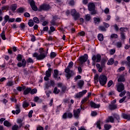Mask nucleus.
I'll list each match as a JSON object with an SVG mask.
<instances>
[{"mask_svg": "<svg viewBox=\"0 0 130 130\" xmlns=\"http://www.w3.org/2000/svg\"><path fill=\"white\" fill-rule=\"evenodd\" d=\"M74 66V62L73 61H71L69 63V64L67 67V68L65 69L64 72L66 73V77L67 78V79H70L71 77H73L74 75H75V73L73 72V71H71L70 69H72L73 67Z\"/></svg>", "mask_w": 130, "mask_h": 130, "instance_id": "f257e3e1", "label": "nucleus"}, {"mask_svg": "<svg viewBox=\"0 0 130 130\" xmlns=\"http://www.w3.org/2000/svg\"><path fill=\"white\" fill-rule=\"evenodd\" d=\"M32 57H36L38 60H42V59H44L46 57V55L44 52H41L40 54L36 52L32 54Z\"/></svg>", "mask_w": 130, "mask_h": 130, "instance_id": "f03ea898", "label": "nucleus"}, {"mask_svg": "<svg viewBox=\"0 0 130 130\" xmlns=\"http://www.w3.org/2000/svg\"><path fill=\"white\" fill-rule=\"evenodd\" d=\"M99 81L101 86H104L107 83V77L104 75H101L99 77Z\"/></svg>", "mask_w": 130, "mask_h": 130, "instance_id": "7ed1b4c3", "label": "nucleus"}, {"mask_svg": "<svg viewBox=\"0 0 130 130\" xmlns=\"http://www.w3.org/2000/svg\"><path fill=\"white\" fill-rule=\"evenodd\" d=\"M88 10L91 12V15H95L97 12L95 10V4L93 3H89L88 6Z\"/></svg>", "mask_w": 130, "mask_h": 130, "instance_id": "20e7f679", "label": "nucleus"}, {"mask_svg": "<svg viewBox=\"0 0 130 130\" xmlns=\"http://www.w3.org/2000/svg\"><path fill=\"white\" fill-rule=\"evenodd\" d=\"M71 15L73 16V17H74L75 21H77V20L80 18V14L77 13V11H76V9H72L71 10Z\"/></svg>", "mask_w": 130, "mask_h": 130, "instance_id": "39448f33", "label": "nucleus"}, {"mask_svg": "<svg viewBox=\"0 0 130 130\" xmlns=\"http://www.w3.org/2000/svg\"><path fill=\"white\" fill-rule=\"evenodd\" d=\"M73 116V113H72L71 112H67L62 115V118H63V119H67V118H72Z\"/></svg>", "mask_w": 130, "mask_h": 130, "instance_id": "423d86ee", "label": "nucleus"}, {"mask_svg": "<svg viewBox=\"0 0 130 130\" xmlns=\"http://www.w3.org/2000/svg\"><path fill=\"white\" fill-rule=\"evenodd\" d=\"M92 60L93 61H96V62H100L101 61V55L98 54L96 55H94L92 57Z\"/></svg>", "mask_w": 130, "mask_h": 130, "instance_id": "0eeeda50", "label": "nucleus"}, {"mask_svg": "<svg viewBox=\"0 0 130 130\" xmlns=\"http://www.w3.org/2000/svg\"><path fill=\"white\" fill-rule=\"evenodd\" d=\"M51 76V69L49 68L48 70L46 72V76L44 78L45 81H48L50 77Z\"/></svg>", "mask_w": 130, "mask_h": 130, "instance_id": "6e6552de", "label": "nucleus"}, {"mask_svg": "<svg viewBox=\"0 0 130 130\" xmlns=\"http://www.w3.org/2000/svg\"><path fill=\"white\" fill-rule=\"evenodd\" d=\"M117 90L118 92H122L124 90V85L123 83H119L117 85Z\"/></svg>", "mask_w": 130, "mask_h": 130, "instance_id": "1a4fd4ad", "label": "nucleus"}, {"mask_svg": "<svg viewBox=\"0 0 130 130\" xmlns=\"http://www.w3.org/2000/svg\"><path fill=\"white\" fill-rule=\"evenodd\" d=\"M74 116L75 118H79L80 117V113H81V109H78L77 110H74L73 111Z\"/></svg>", "mask_w": 130, "mask_h": 130, "instance_id": "9d476101", "label": "nucleus"}, {"mask_svg": "<svg viewBox=\"0 0 130 130\" xmlns=\"http://www.w3.org/2000/svg\"><path fill=\"white\" fill-rule=\"evenodd\" d=\"M87 93V90H84L81 92H79V93L75 94V98H81V97L84 96L85 94Z\"/></svg>", "mask_w": 130, "mask_h": 130, "instance_id": "9b49d317", "label": "nucleus"}, {"mask_svg": "<svg viewBox=\"0 0 130 130\" xmlns=\"http://www.w3.org/2000/svg\"><path fill=\"white\" fill-rule=\"evenodd\" d=\"M50 9V6H49V5H42L40 7V10L41 11H47L48 10H49Z\"/></svg>", "mask_w": 130, "mask_h": 130, "instance_id": "f8f14e48", "label": "nucleus"}, {"mask_svg": "<svg viewBox=\"0 0 130 130\" xmlns=\"http://www.w3.org/2000/svg\"><path fill=\"white\" fill-rule=\"evenodd\" d=\"M87 59H88V55L87 54H85L83 56L80 57V61L82 63L86 62Z\"/></svg>", "mask_w": 130, "mask_h": 130, "instance_id": "ddd939ff", "label": "nucleus"}, {"mask_svg": "<svg viewBox=\"0 0 130 130\" xmlns=\"http://www.w3.org/2000/svg\"><path fill=\"white\" fill-rule=\"evenodd\" d=\"M30 5L31 9H32L34 11H37V7L35 5V2H34L33 0L30 1Z\"/></svg>", "mask_w": 130, "mask_h": 130, "instance_id": "4468645a", "label": "nucleus"}, {"mask_svg": "<svg viewBox=\"0 0 130 130\" xmlns=\"http://www.w3.org/2000/svg\"><path fill=\"white\" fill-rule=\"evenodd\" d=\"M18 67H19V68H21L22 67H26V60H25V59H23L21 60V62H19L17 64Z\"/></svg>", "mask_w": 130, "mask_h": 130, "instance_id": "2eb2a0df", "label": "nucleus"}, {"mask_svg": "<svg viewBox=\"0 0 130 130\" xmlns=\"http://www.w3.org/2000/svg\"><path fill=\"white\" fill-rule=\"evenodd\" d=\"M53 77L57 80H60V77H58V71L57 70H54Z\"/></svg>", "mask_w": 130, "mask_h": 130, "instance_id": "dca6fc26", "label": "nucleus"}, {"mask_svg": "<svg viewBox=\"0 0 130 130\" xmlns=\"http://www.w3.org/2000/svg\"><path fill=\"white\" fill-rule=\"evenodd\" d=\"M96 68L98 70V72L99 73H102V71H103V68H104V66H103L102 65H100L99 63H97L96 64Z\"/></svg>", "mask_w": 130, "mask_h": 130, "instance_id": "f3484780", "label": "nucleus"}, {"mask_svg": "<svg viewBox=\"0 0 130 130\" xmlns=\"http://www.w3.org/2000/svg\"><path fill=\"white\" fill-rule=\"evenodd\" d=\"M90 106L92 108H99L100 107V104H96L93 102H90Z\"/></svg>", "mask_w": 130, "mask_h": 130, "instance_id": "a211bd4d", "label": "nucleus"}, {"mask_svg": "<svg viewBox=\"0 0 130 130\" xmlns=\"http://www.w3.org/2000/svg\"><path fill=\"white\" fill-rule=\"evenodd\" d=\"M101 124H103V122L101 120H98L96 122V127L99 128V129H101Z\"/></svg>", "mask_w": 130, "mask_h": 130, "instance_id": "6ab92c4d", "label": "nucleus"}, {"mask_svg": "<svg viewBox=\"0 0 130 130\" xmlns=\"http://www.w3.org/2000/svg\"><path fill=\"white\" fill-rule=\"evenodd\" d=\"M77 85L78 86L79 88L82 89L83 86H84V81L79 80L77 83Z\"/></svg>", "mask_w": 130, "mask_h": 130, "instance_id": "aec40b11", "label": "nucleus"}, {"mask_svg": "<svg viewBox=\"0 0 130 130\" xmlns=\"http://www.w3.org/2000/svg\"><path fill=\"white\" fill-rule=\"evenodd\" d=\"M122 116L123 118L124 119H127V120H130V115L129 114H122Z\"/></svg>", "mask_w": 130, "mask_h": 130, "instance_id": "412c9836", "label": "nucleus"}, {"mask_svg": "<svg viewBox=\"0 0 130 130\" xmlns=\"http://www.w3.org/2000/svg\"><path fill=\"white\" fill-rule=\"evenodd\" d=\"M30 91H31V88H26L24 91V95H27V94H29V93H30Z\"/></svg>", "mask_w": 130, "mask_h": 130, "instance_id": "4be33fe9", "label": "nucleus"}, {"mask_svg": "<svg viewBox=\"0 0 130 130\" xmlns=\"http://www.w3.org/2000/svg\"><path fill=\"white\" fill-rule=\"evenodd\" d=\"M4 125L5 126H7V127H9L12 126V124L8 120H6L4 122Z\"/></svg>", "mask_w": 130, "mask_h": 130, "instance_id": "5701e85b", "label": "nucleus"}, {"mask_svg": "<svg viewBox=\"0 0 130 130\" xmlns=\"http://www.w3.org/2000/svg\"><path fill=\"white\" fill-rule=\"evenodd\" d=\"M17 12L18 13H20V14H22L24 13V12H26V10L25 9V8L21 7L17 9Z\"/></svg>", "mask_w": 130, "mask_h": 130, "instance_id": "b1692460", "label": "nucleus"}, {"mask_svg": "<svg viewBox=\"0 0 130 130\" xmlns=\"http://www.w3.org/2000/svg\"><path fill=\"white\" fill-rule=\"evenodd\" d=\"M113 121H114V119L112 116L109 117L106 120V122H113Z\"/></svg>", "mask_w": 130, "mask_h": 130, "instance_id": "393cba45", "label": "nucleus"}, {"mask_svg": "<svg viewBox=\"0 0 130 130\" xmlns=\"http://www.w3.org/2000/svg\"><path fill=\"white\" fill-rule=\"evenodd\" d=\"M114 63V59L113 58H110L107 63L108 66H111Z\"/></svg>", "mask_w": 130, "mask_h": 130, "instance_id": "a878e982", "label": "nucleus"}, {"mask_svg": "<svg viewBox=\"0 0 130 130\" xmlns=\"http://www.w3.org/2000/svg\"><path fill=\"white\" fill-rule=\"evenodd\" d=\"M98 38L99 41H103V39H104V38L103 37V35L100 34L98 36Z\"/></svg>", "mask_w": 130, "mask_h": 130, "instance_id": "bb28decb", "label": "nucleus"}, {"mask_svg": "<svg viewBox=\"0 0 130 130\" xmlns=\"http://www.w3.org/2000/svg\"><path fill=\"white\" fill-rule=\"evenodd\" d=\"M125 79L124 78V76H121L118 79V82H124Z\"/></svg>", "mask_w": 130, "mask_h": 130, "instance_id": "cd10ccee", "label": "nucleus"}, {"mask_svg": "<svg viewBox=\"0 0 130 130\" xmlns=\"http://www.w3.org/2000/svg\"><path fill=\"white\" fill-rule=\"evenodd\" d=\"M22 106L23 108H26L29 106V103L27 102L26 101H24L22 104Z\"/></svg>", "mask_w": 130, "mask_h": 130, "instance_id": "c85d7f7f", "label": "nucleus"}, {"mask_svg": "<svg viewBox=\"0 0 130 130\" xmlns=\"http://www.w3.org/2000/svg\"><path fill=\"white\" fill-rule=\"evenodd\" d=\"M116 108H117V106H116V105H111L109 106V109L111 110L116 109Z\"/></svg>", "mask_w": 130, "mask_h": 130, "instance_id": "c756f323", "label": "nucleus"}, {"mask_svg": "<svg viewBox=\"0 0 130 130\" xmlns=\"http://www.w3.org/2000/svg\"><path fill=\"white\" fill-rule=\"evenodd\" d=\"M34 21L32 20H29L28 22V25L29 27H33L34 26Z\"/></svg>", "mask_w": 130, "mask_h": 130, "instance_id": "7c9ffc66", "label": "nucleus"}, {"mask_svg": "<svg viewBox=\"0 0 130 130\" xmlns=\"http://www.w3.org/2000/svg\"><path fill=\"white\" fill-rule=\"evenodd\" d=\"M122 45V44L121 43V42H117V43H116L115 44V46H116V47H117L118 48H120V47H121Z\"/></svg>", "mask_w": 130, "mask_h": 130, "instance_id": "2f4dec72", "label": "nucleus"}, {"mask_svg": "<svg viewBox=\"0 0 130 130\" xmlns=\"http://www.w3.org/2000/svg\"><path fill=\"white\" fill-rule=\"evenodd\" d=\"M36 93H37V89L36 88L32 89L31 88V90H30V94L31 95H34V94H36Z\"/></svg>", "mask_w": 130, "mask_h": 130, "instance_id": "473e14b6", "label": "nucleus"}, {"mask_svg": "<svg viewBox=\"0 0 130 130\" xmlns=\"http://www.w3.org/2000/svg\"><path fill=\"white\" fill-rule=\"evenodd\" d=\"M20 112H21V110H20V109H17L16 111L13 110L12 111V113H13V114H15V113H16V114H19Z\"/></svg>", "mask_w": 130, "mask_h": 130, "instance_id": "72a5a7b5", "label": "nucleus"}, {"mask_svg": "<svg viewBox=\"0 0 130 130\" xmlns=\"http://www.w3.org/2000/svg\"><path fill=\"white\" fill-rule=\"evenodd\" d=\"M17 123H18L19 124H20L19 127H22V125H23V124L22 123V122H23V120H22V119H18L17 120Z\"/></svg>", "mask_w": 130, "mask_h": 130, "instance_id": "f704fd0d", "label": "nucleus"}, {"mask_svg": "<svg viewBox=\"0 0 130 130\" xmlns=\"http://www.w3.org/2000/svg\"><path fill=\"white\" fill-rule=\"evenodd\" d=\"M104 128L106 130L110 129V128H111V126L108 124H106L104 125Z\"/></svg>", "mask_w": 130, "mask_h": 130, "instance_id": "c9c22d12", "label": "nucleus"}, {"mask_svg": "<svg viewBox=\"0 0 130 130\" xmlns=\"http://www.w3.org/2000/svg\"><path fill=\"white\" fill-rule=\"evenodd\" d=\"M111 38L114 39H116V38H118V35L115 34H112L111 36Z\"/></svg>", "mask_w": 130, "mask_h": 130, "instance_id": "e433bc0d", "label": "nucleus"}, {"mask_svg": "<svg viewBox=\"0 0 130 130\" xmlns=\"http://www.w3.org/2000/svg\"><path fill=\"white\" fill-rule=\"evenodd\" d=\"M98 79H99V75L98 74H95L94 77V80L95 83L98 82Z\"/></svg>", "mask_w": 130, "mask_h": 130, "instance_id": "4c0bfd02", "label": "nucleus"}, {"mask_svg": "<svg viewBox=\"0 0 130 130\" xmlns=\"http://www.w3.org/2000/svg\"><path fill=\"white\" fill-rule=\"evenodd\" d=\"M60 90L59 89H57V87H55L53 90V93L54 94H58L59 93Z\"/></svg>", "mask_w": 130, "mask_h": 130, "instance_id": "58836bf2", "label": "nucleus"}, {"mask_svg": "<svg viewBox=\"0 0 130 130\" xmlns=\"http://www.w3.org/2000/svg\"><path fill=\"white\" fill-rule=\"evenodd\" d=\"M19 129V126L17 124H15L12 127V130H18Z\"/></svg>", "mask_w": 130, "mask_h": 130, "instance_id": "ea45409f", "label": "nucleus"}, {"mask_svg": "<svg viewBox=\"0 0 130 130\" xmlns=\"http://www.w3.org/2000/svg\"><path fill=\"white\" fill-rule=\"evenodd\" d=\"M17 9V4H13L11 6V10L12 11H16Z\"/></svg>", "mask_w": 130, "mask_h": 130, "instance_id": "a19ab883", "label": "nucleus"}, {"mask_svg": "<svg viewBox=\"0 0 130 130\" xmlns=\"http://www.w3.org/2000/svg\"><path fill=\"white\" fill-rule=\"evenodd\" d=\"M1 36L3 40H6V35L5 34V31H3L1 34Z\"/></svg>", "mask_w": 130, "mask_h": 130, "instance_id": "79ce46f5", "label": "nucleus"}, {"mask_svg": "<svg viewBox=\"0 0 130 130\" xmlns=\"http://www.w3.org/2000/svg\"><path fill=\"white\" fill-rule=\"evenodd\" d=\"M56 56V53L52 52L50 53V57L52 58H54Z\"/></svg>", "mask_w": 130, "mask_h": 130, "instance_id": "37998d69", "label": "nucleus"}, {"mask_svg": "<svg viewBox=\"0 0 130 130\" xmlns=\"http://www.w3.org/2000/svg\"><path fill=\"white\" fill-rule=\"evenodd\" d=\"M85 20L86 21H90V20H91V16L89 14H87L85 15Z\"/></svg>", "mask_w": 130, "mask_h": 130, "instance_id": "c03bdc74", "label": "nucleus"}, {"mask_svg": "<svg viewBox=\"0 0 130 130\" xmlns=\"http://www.w3.org/2000/svg\"><path fill=\"white\" fill-rule=\"evenodd\" d=\"M34 21L35 22V23H36V24H39V19H38V18L36 17L34 18Z\"/></svg>", "mask_w": 130, "mask_h": 130, "instance_id": "a18cd8bd", "label": "nucleus"}, {"mask_svg": "<svg viewBox=\"0 0 130 130\" xmlns=\"http://www.w3.org/2000/svg\"><path fill=\"white\" fill-rule=\"evenodd\" d=\"M27 62H28V63H33V62H34V61L32 58H28L27 60Z\"/></svg>", "mask_w": 130, "mask_h": 130, "instance_id": "49530a36", "label": "nucleus"}, {"mask_svg": "<svg viewBox=\"0 0 130 130\" xmlns=\"http://www.w3.org/2000/svg\"><path fill=\"white\" fill-rule=\"evenodd\" d=\"M94 23L95 24H97V23H99V22H100V18H94Z\"/></svg>", "mask_w": 130, "mask_h": 130, "instance_id": "de8ad7c7", "label": "nucleus"}, {"mask_svg": "<svg viewBox=\"0 0 130 130\" xmlns=\"http://www.w3.org/2000/svg\"><path fill=\"white\" fill-rule=\"evenodd\" d=\"M105 63H106V59H103L101 61V65L103 67H105Z\"/></svg>", "mask_w": 130, "mask_h": 130, "instance_id": "09e8293b", "label": "nucleus"}, {"mask_svg": "<svg viewBox=\"0 0 130 130\" xmlns=\"http://www.w3.org/2000/svg\"><path fill=\"white\" fill-rule=\"evenodd\" d=\"M81 79H82V76L80 75H78L74 78L75 81H78V80H80Z\"/></svg>", "mask_w": 130, "mask_h": 130, "instance_id": "8fccbe9b", "label": "nucleus"}, {"mask_svg": "<svg viewBox=\"0 0 130 130\" xmlns=\"http://www.w3.org/2000/svg\"><path fill=\"white\" fill-rule=\"evenodd\" d=\"M120 31H121V32H126V31H127V28L126 27H121L120 29Z\"/></svg>", "mask_w": 130, "mask_h": 130, "instance_id": "3c124183", "label": "nucleus"}, {"mask_svg": "<svg viewBox=\"0 0 130 130\" xmlns=\"http://www.w3.org/2000/svg\"><path fill=\"white\" fill-rule=\"evenodd\" d=\"M113 84V81L112 80H110L108 83V88L111 87V85Z\"/></svg>", "mask_w": 130, "mask_h": 130, "instance_id": "603ef678", "label": "nucleus"}, {"mask_svg": "<svg viewBox=\"0 0 130 130\" xmlns=\"http://www.w3.org/2000/svg\"><path fill=\"white\" fill-rule=\"evenodd\" d=\"M9 19H10V16H9L8 15H6L5 16L4 21H5L6 22H9Z\"/></svg>", "mask_w": 130, "mask_h": 130, "instance_id": "864d4df0", "label": "nucleus"}, {"mask_svg": "<svg viewBox=\"0 0 130 130\" xmlns=\"http://www.w3.org/2000/svg\"><path fill=\"white\" fill-rule=\"evenodd\" d=\"M126 60H127V61H128L127 66H128V67H130V56H129L127 57Z\"/></svg>", "mask_w": 130, "mask_h": 130, "instance_id": "5fc2aeb1", "label": "nucleus"}, {"mask_svg": "<svg viewBox=\"0 0 130 130\" xmlns=\"http://www.w3.org/2000/svg\"><path fill=\"white\" fill-rule=\"evenodd\" d=\"M87 101H88V98H85L82 100L81 103V104H84V103H85V102H86Z\"/></svg>", "mask_w": 130, "mask_h": 130, "instance_id": "6e6d98bb", "label": "nucleus"}, {"mask_svg": "<svg viewBox=\"0 0 130 130\" xmlns=\"http://www.w3.org/2000/svg\"><path fill=\"white\" fill-rule=\"evenodd\" d=\"M126 99V96H124L122 99H121L119 101V103H122V102H124Z\"/></svg>", "mask_w": 130, "mask_h": 130, "instance_id": "4d7b16f0", "label": "nucleus"}, {"mask_svg": "<svg viewBox=\"0 0 130 130\" xmlns=\"http://www.w3.org/2000/svg\"><path fill=\"white\" fill-rule=\"evenodd\" d=\"M125 93H126V92H125V91H123L121 92L119 94L120 97H123V96H124V95H125Z\"/></svg>", "mask_w": 130, "mask_h": 130, "instance_id": "13d9d810", "label": "nucleus"}, {"mask_svg": "<svg viewBox=\"0 0 130 130\" xmlns=\"http://www.w3.org/2000/svg\"><path fill=\"white\" fill-rule=\"evenodd\" d=\"M99 29L101 31H106V28H105V27H104V26H101L99 27Z\"/></svg>", "mask_w": 130, "mask_h": 130, "instance_id": "bf43d9fd", "label": "nucleus"}, {"mask_svg": "<svg viewBox=\"0 0 130 130\" xmlns=\"http://www.w3.org/2000/svg\"><path fill=\"white\" fill-rule=\"evenodd\" d=\"M104 13H105V14H109V8H106L104 10Z\"/></svg>", "mask_w": 130, "mask_h": 130, "instance_id": "052dcab7", "label": "nucleus"}, {"mask_svg": "<svg viewBox=\"0 0 130 130\" xmlns=\"http://www.w3.org/2000/svg\"><path fill=\"white\" fill-rule=\"evenodd\" d=\"M32 114H33V110H30L28 113V117H32Z\"/></svg>", "mask_w": 130, "mask_h": 130, "instance_id": "680f3d73", "label": "nucleus"}, {"mask_svg": "<svg viewBox=\"0 0 130 130\" xmlns=\"http://www.w3.org/2000/svg\"><path fill=\"white\" fill-rule=\"evenodd\" d=\"M39 100H40L39 97H38V96H36V97H35L34 99V101L35 102H38V101H39Z\"/></svg>", "mask_w": 130, "mask_h": 130, "instance_id": "e2e57ef3", "label": "nucleus"}, {"mask_svg": "<svg viewBox=\"0 0 130 130\" xmlns=\"http://www.w3.org/2000/svg\"><path fill=\"white\" fill-rule=\"evenodd\" d=\"M24 16L26 18H29V17H30V14H29V13H28V12H25L24 14Z\"/></svg>", "mask_w": 130, "mask_h": 130, "instance_id": "0e129e2a", "label": "nucleus"}, {"mask_svg": "<svg viewBox=\"0 0 130 130\" xmlns=\"http://www.w3.org/2000/svg\"><path fill=\"white\" fill-rule=\"evenodd\" d=\"M91 114L92 116H96L97 115V112L92 111Z\"/></svg>", "mask_w": 130, "mask_h": 130, "instance_id": "69168bd1", "label": "nucleus"}, {"mask_svg": "<svg viewBox=\"0 0 130 130\" xmlns=\"http://www.w3.org/2000/svg\"><path fill=\"white\" fill-rule=\"evenodd\" d=\"M49 84L50 86L53 87L54 86V81L53 80H50Z\"/></svg>", "mask_w": 130, "mask_h": 130, "instance_id": "338daca9", "label": "nucleus"}, {"mask_svg": "<svg viewBox=\"0 0 130 130\" xmlns=\"http://www.w3.org/2000/svg\"><path fill=\"white\" fill-rule=\"evenodd\" d=\"M43 129H44L43 127L41 126H39L37 128V130H43Z\"/></svg>", "mask_w": 130, "mask_h": 130, "instance_id": "774afa93", "label": "nucleus"}]
</instances>
